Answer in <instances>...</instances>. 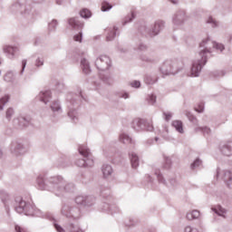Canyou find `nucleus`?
Returning <instances> with one entry per match:
<instances>
[{"instance_id": "1", "label": "nucleus", "mask_w": 232, "mask_h": 232, "mask_svg": "<svg viewBox=\"0 0 232 232\" xmlns=\"http://www.w3.org/2000/svg\"><path fill=\"white\" fill-rule=\"evenodd\" d=\"M132 128L139 131L141 128H145L147 131H153V124L148 123L146 120L136 118L132 121Z\"/></svg>"}, {"instance_id": "2", "label": "nucleus", "mask_w": 232, "mask_h": 232, "mask_svg": "<svg viewBox=\"0 0 232 232\" xmlns=\"http://www.w3.org/2000/svg\"><path fill=\"white\" fill-rule=\"evenodd\" d=\"M96 66L98 70H108L111 66V60L106 55H102L96 60Z\"/></svg>"}, {"instance_id": "3", "label": "nucleus", "mask_w": 232, "mask_h": 232, "mask_svg": "<svg viewBox=\"0 0 232 232\" xmlns=\"http://www.w3.org/2000/svg\"><path fill=\"white\" fill-rule=\"evenodd\" d=\"M68 23H69L70 26H72V28H73L74 30H81L84 26V23L79 22V20H77L75 18L69 19Z\"/></svg>"}, {"instance_id": "4", "label": "nucleus", "mask_w": 232, "mask_h": 232, "mask_svg": "<svg viewBox=\"0 0 232 232\" xmlns=\"http://www.w3.org/2000/svg\"><path fill=\"white\" fill-rule=\"evenodd\" d=\"M30 208V205L26 203V201L21 199L19 201V206L16 208V211L18 213H23V211H28V208Z\"/></svg>"}, {"instance_id": "5", "label": "nucleus", "mask_w": 232, "mask_h": 232, "mask_svg": "<svg viewBox=\"0 0 232 232\" xmlns=\"http://www.w3.org/2000/svg\"><path fill=\"white\" fill-rule=\"evenodd\" d=\"M200 70H202V65L200 63H193L191 69V76L198 77V73H200Z\"/></svg>"}, {"instance_id": "6", "label": "nucleus", "mask_w": 232, "mask_h": 232, "mask_svg": "<svg viewBox=\"0 0 232 232\" xmlns=\"http://www.w3.org/2000/svg\"><path fill=\"white\" fill-rule=\"evenodd\" d=\"M130 159L131 167L134 169L139 168V156H137L134 152H131L130 154Z\"/></svg>"}, {"instance_id": "7", "label": "nucleus", "mask_w": 232, "mask_h": 232, "mask_svg": "<svg viewBox=\"0 0 232 232\" xmlns=\"http://www.w3.org/2000/svg\"><path fill=\"white\" fill-rule=\"evenodd\" d=\"M79 153L85 158L92 157V153H90V150L86 146H80Z\"/></svg>"}, {"instance_id": "8", "label": "nucleus", "mask_w": 232, "mask_h": 232, "mask_svg": "<svg viewBox=\"0 0 232 232\" xmlns=\"http://www.w3.org/2000/svg\"><path fill=\"white\" fill-rule=\"evenodd\" d=\"M41 99L46 104L52 99V92L50 91L41 92Z\"/></svg>"}, {"instance_id": "9", "label": "nucleus", "mask_w": 232, "mask_h": 232, "mask_svg": "<svg viewBox=\"0 0 232 232\" xmlns=\"http://www.w3.org/2000/svg\"><path fill=\"white\" fill-rule=\"evenodd\" d=\"M102 173L105 178L110 177V175H111V173H113V169H111V166L104 165L102 167Z\"/></svg>"}, {"instance_id": "10", "label": "nucleus", "mask_w": 232, "mask_h": 232, "mask_svg": "<svg viewBox=\"0 0 232 232\" xmlns=\"http://www.w3.org/2000/svg\"><path fill=\"white\" fill-rule=\"evenodd\" d=\"M198 217H200V212H198V210H193L187 214L188 220H193L195 218H198Z\"/></svg>"}, {"instance_id": "11", "label": "nucleus", "mask_w": 232, "mask_h": 232, "mask_svg": "<svg viewBox=\"0 0 232 232\" xmlns=\"http://www.w3.org/2000/svg\"><path fill=\"white\" fill-rule=\"evenodd\" d=\"M4 52L5 53H9V55H14L15 52H17V47L6 45L4 47Z\"/></svg>"}, {"instance_id": "12", "label": "nucleus", "mask_w": 232, "mask_h": 232, "mask_svg": "<svg viewBox=\"0 0 232 232\" xmlns=\"http://www.w3.org/2000/svg\"><path fill=\"white\" fill-rule=\"evenodd\" d=\"M172 126H174L177 130V131H179V133H184V129L182 128V121H174L172 122Z\"/></svg>"}, {"instance_id": "13", "label": "nucleus", "mask_w": 232, "mask_h": 232, "mask_svg": "<svg viewBox=\"0 0 232 232\" xmlns=\"http://www.w3.org/2000/svg\"><path fill=\"white\" fill-rule=\"evenodd\" d=\"M82 71L85 73H90V64L88 63V61H86V59L82 60Z\"/></svg>"}, {"instance_id": "14", "label": "nucleus", "mask_w": 232, "mask_h": 232, "mask_svg": "<svg viewBox=\"0 0 232 232\" xmlns=\"http://www.w3.org/2000/svg\"><path fill=\"white\" fill-rule=\"evenodd\" d=\"M81 17H83L84 19H88L89 17H92V12L88 9H82L80 12Z\"/></svg>"}, {"instance_id": "15", "label": "nucleus", "mask_w": 232, "mask_h": 232, "mask_svg": "<svg viewBox=\"0 0 232 232\" xmlns=\"http://www.w3.org/2000/svg\"><path fill=\"white\" fill-rule=\"evenodd\" d=\"M120 140L123 142V144H130V142H131V139L126 134L120 135Z\"/></svg>"}, {"instance_id": "16", "label": "nucleus", "mask_w": 232, "mask_h": 232, "mask_svg": "<svg viewBox=\"0 0 232 232\" xmlns=\"http://www.w3.org/2000/svg\"><path fill=\"white\" fill-rule=\"evenodd\" d=\"M115 39V28L108 30L107 41H113Z\"/></svg>"}, {"instance_id": "17", "label": "nucleus", "mask_w": 232, "mask_h": 232, "mask_svg": "<svg viewBox=\"0 0 232 232\" xmlns=\"http://www.w3.org/2000/svg\"><path fill=\"white\" fill-rule=\"evenodd\" d=\"M111 9V5L107 2L102 3V11L108 12V10Z\"/></svg>"}, {"instance_id": "18", "label": "nucleus", "mask_w": 232, "mask_h": 232, "mask_svg": "<svg viewBox=\"0 0 232 232\" xmlns=\"http://www.w3.org/2000/svg\"><path fill=\"white\" fill-rule=\"evenodd\" d=\"M10 100V96L5 95L2 99H0V110H3V105L6 104V102Z\"/></svg>"}, {"instance_id": "19", "label": "nucleus", "mask_w": 232, "mask_h": 232, "mask_svg": "<svg viewBox=\"0 0 232 232\" xmlns=\"http://www.w3.org/2000/svg\"><path fill=\"white\" fill-rule=\"evenodd\" d=\"M212 209L213 211H215V213H217V215H219L220 217H222L224 213H226V210L222 208V207H218L217 208H212Z\"/></svg>"}, {"instance_id": "20", "label": "nucleus", "mask_w": 232, "mask_h": 232, "mask_svg": "<svg viewBox=\"0 0 232 232\" xmlns=\"http://www.w3.org/2000/svg\"><path fill=\"white\" fill-rule=\"evenodd\" d=\"M0 197L2 198V201L4 204H6V202H8V200H10V196H8V194L2 192L0 194Z\"/></svg>"}, {"instance_id": "21", "label": "nucleus", "mask_w": 232, "mask_h": 232, "mask_svg": "<svg viewBox=\"0 0 232 232\" xmlns=\"http://www.w3.org/2000/svg\"><path fill=\"white\" fill-rule=\"evenodd\" d=\"M213 47L216 48V50H219V52H222L224 50V44H217V42L213 43Z\"/></svg>"}, {"instance_id": "22", "label": "nucleus", "mask_w": 232, "mask_h": 232, "mask_svg": "<svg viewBox=\"0 0 232 232\" xmlns=\"http://www.w3.org/2000/svg\"><path fill=\"white\" fill-rule=\"evenodd\" d=\"M51 108L53 111H59L61 110V107L59 106L58 102H53V104L51 105Z\"/></svg>"}, {"instance_id": "23", "label": "nucleus", "mask_w": 232, "mask_h": 232, "mask_svg": "<svg viewBox=\"0 0 232 232\" xmlns=\"http://www.w3.org/2000/svg\"><path fill=\"white\" fill-rule=\"evenodd\" d=\"M75 202H76V204H84V202H85L84 197H82V196H78V197L75 198Z\"/></svg>"}, {"instance_id": "24", "label": "nucleus", "mask_w": 232, "mask_h": 232, "mask_svg": "<svg viewBox=\"0 0 232 232\" xmlns=\"http://www.w3.org/2000/svg\"><path fill=\"white\" fill-rule=\"evenodd\" d=\"M159 32H160V24H155L153 35H157V34H159Z\"/></svg>"}, {"instance_id": "25", "label": "nucleus", "mask_w": 232, "mask_h": 232, "mask_svg": "<svg viewBox=\"0 0 232 232\" xmlns=\"http://www.w3.org/2000/svg\"><path fill=\"white\" fill-rule=\"evenodd\" d=\"M208 50H203L199 53V55L201 56L202 62L206 63V53H208Z\"/></svg>"}, {"instance_id": "26", "label": "nucleus", "mask_w": 232, "mask_h": 232, "mask_svg": "<svg viewBox=\"0 0 232 232\" xmlns=\"http://www.w3.org/2000/svg\"><path fill=\"white\" fill-rule=\"evenodd\" d=\"M74 41L78 43H82V33H80L79 34L74 35L73 37Z\"/></svg>"}, {"instance_id": "27", "label": "nucleus", "mask_w": 232, "mask_h": 232, "mask_svg": "<svg viewBox=\"0 0 232 232\" xmlns=\"http://www.w3.org/2000/svg\"><path fill=\"white\" fill-rule=\"evenodd\" d=\"M12 115H14V109L9 108V109L6 111V117H7V119H10V117H12Z\"/></svg>"}, {"instance_id": "28", "label": "nucleus", "mask_w": 232, "mask_h": 232, "mask_svg": "<svg viewBox=\"0 0 232 232\" xmlns=\"http://www.w3.org/2000/svg\"><path fill=\"white\" fill-rule=\"evenodd\" d=\"M130 86H132V88H140V82L139 81H134L130 83Z\"/></svg>"}, {"instance_id": "29", "label": "nucleus", "mask_w": 232, "mask_h": 232, "mask_svg": "<svg viewBox=\"0 0 232 232\" xmlns=\"http://www.w3.org/2000/svg\"><path fill=\"white\" fill-rule=\"evenodd\" d=\"M77 166H79L80 168H82V166H86V160H79L77 161Z\"/></svg>"}, {"instance_id": "30", "label": "nucleus", "mask_w": 232, "mask_h": 232, "mask_svg": "<svg viewBox=\"0 0 232 232\" xmlns=\"http://www.w3.org/2000/svg\"><path fill=\"white\" fill-rule=\"evenodd\" d=\"M195 110L198 113H202V111H204V104L198 105V108H196Z\"/></svg>"}, {"instance_id": "31", "label": "nucleus", "mask_w": 232, "mask_h": 232, "mask_svg": "<svg viewBox=\"0 0 232 232\" xmlns=\"http://www.w3.org/2000/svg\"><path fill=\"white\" fill-rule=\"evenodd\" d=\"M15 231L16 232H27L26 229H24V227H21L19 226H15Z\"/></svg>"}, {"instance_id": "32", "label": "nucleus", "mask_w": 232, "mask_h": 232, "mask_svg": "<svg viewBox=\"0 0 232 232\" xmlns=\"http://www.w3.org/2000/svg\"><path fill=\"white\" fill-rule=\"evenodd\" d=\"M201 164H202V161H200L199 160H196L194 161V163L192 164V168H195V167L199 166Z\"/></svg>"}, {"instance_id": "33", "label": "nucleus", "mask_w": 232, "mask_h": 232, "mask_svg": "<svg viewBox=\"0 0 232 232\" xmlns=\"http://www.w3.org/2000/svg\"><path fill=\"white\" fill-rule=\"evenodd\" d=\"M54 227L58 232H64V229H63V227L57 224L54 225Z\"/></svg>"}, {"instance_id": "34", "label": "nucleus", "mask_w": 232, "mask_h": 232, "mask_svg": "<svg viewBox=\"0 0 232 232\" xmlns=\"http://www.w3.org/2000/svg\"><path fill=\"white\" fill-rule=\"evenodd\" d=\"M119 95H120V97H121V98H123V99H128V97H129V94L126 93V92H124V93L120 92Z\"/></svg>"}, {"instance_id": "35", "label": "nucleus", "mask_w": 232, "mask_h": 232, "mask_svg": "<svg viewBox=\"0 0 232 232\" xmlns=\"http://www.w3.org/2000/svg\"><path fill=\"white\" fill-rule=\"evenodd\" d=\"M38 184L40 188H43V185L44 184V180L43 179H38Z\"/></svg>"}, {"instance_id": "36", "label": "nucleus", "mask_w": 232, "mask_h": 232, "mask_svg": "<svg viewBox=\"0 0 232 232\" xmlns=\"http://www.w3.org/2000/svg\"><path fill=\"white\" fill-rule=\"evenodd\" d=\"M208 23H213L214 26H217V23L215 22V20L212 17L208 18Z\"/></svg>"}, {"instance_id": "37", "label": "nucleus", "mask_w": 232, "mask_h": 232, "mask_svg": "<svg viewBox=\"0 0 232 232\" xmlns=\"http://www.w3.org/2000/svg\"><path fill=\"white\" fill-rule=\"evenodd\" d=\"M166 121H169L171 119V113H164Z\"/></svg>"}, {"instance_id": "38", "label": "nucleus", "mask_w": 232, "mask_h": 232, "mask_svg": "<svg viewBox=\"0 0 232 232\" xmlns=\"http://www.w3.org/2000/svg\"><path fill=\"white\" fill-rule=\"evenodd\" d=\"M193 228H191V227L188 226L185 227V232H192Z\"/></svg>"}, {"instance_id": "39", "label": "nucleus", "mask_w": 232, "mask_h": 232, "mask_svg": "<svg viewBox=\"0 0 232 232\" xmlns=\"http://www.w3.org/2000/svg\"><path fill=\"white\" fill-rule=\"evenodd\" d=\"M22 66H23V71H24V68H26V60L22 61Z\"/></svg>"}, {"instance_id": "40", "label": "nucleus", "mask_w": 232, "mask_h": 232, "mask_svg": "<svg viewBox=\"0 0 232 232\" xmlns=\"http://www.w3.org/2000/svg\"><path fill=\"white\" fill-rule=\"evenodd\" d=\"M187 117H188L189 121H193V119H195V117H193V115L191 114H187Z\"/></svg>"}, {"instance_id": "41", "label": "nucleus", "mask_w": 232, "mask_h": 232, "mask_svg": "<svg viewBox=\"0 0 232 232\" xmlns=\"http://www.w3.org/2000/svg\"><path fill=\"white\" fill-rule=\"evenodd\" d=\"M150 101H151V104H153V102H155V96L151 95L150 96Z\"/></svg>"}, {"instance_id": "42", "label": "nucleus", "mask_w": 232, "mask_h": 232, "mask_svg": "<svg viewBox=\"0 0 232 232\" xmlns=\"http://www.w3.org/2000/svg\"><path fill=\"white\" fill-rule=\"evenodd\" d=\"M130 16H131V18L129 19V22L131 21V19L135 18V13H131Z\"/></svg>"}, {"instance_id": "43", "label": "nucleus", "mask_w": 232, "mask_h": 232, "mask_svg": "<svg viewBox=\"0 0 232 232\" xmlns=\"http://www.w3.org/2000/svg\"><path fill=\"white\" fill-rule=\"evenodd\" d=\"M200 47L202 46H206V41H203L200 44H199Z\"/></svg>"}, {"instance_id": "44", "label": "nucleus", "mask_w": 232, "mask_h": 232, "mask_svg": "<svg viewBox=\"0 0 232 232\" xmlns=\"http://www.w3.org/2000/svg\"><path fill=\"white\" fill-rule=\"evenodd\" d=\"M227 175L229 180H231V172H227Z\"/></svg>"}, {"instance_id": "45", "label": "nucleus", "mask_w": 232, "mask_h": 232, "mask_svg": "<svg viewBox=\"0 0 232 232\" xmlns=\"http://www.w3.org/2000/svg\"><path fill=\"white\" fill-rule=\"evenodd\" d=\"M52 24H57L56 21H53V23L50 24V26H52Z\"/></svg>"}, {"instance_id": "46", "label": "nucleus", "mask_w": 232, "mask_h": 232, "mask_svg": "<svg viewBox=\"0 0 232 232\" xmlns=\"http://www.w3.org/2000/svg\"><path fill=\"white\" fill-rule=\"evenodd\" d=\"M207 130V132L209 133V129H206Z\"/></svg>"}, {"instance_id": "47", "label": "nucleus", "mask_w": 232, "mask_h": 232, "mask_svg": "<svg viewBox=\"0 0 232 232\" xmlns=\"http://www.w3.org/2000/svg\"><path fill=\"white\" fill-rule=\"evenodd\" d=\"M194 232H198V231H197V230H194Z\"/></svg>"}, {"instance_id": "48", "label": "nucleus", "mask_w": 232, "mask_h": 232, "mask_svg": "<svg viewBox=\"0 0 232 232\" xmlns=\"http://www.w3.org/2000/svg\"><path fill=\"white\" fill-rule=\"evenodd\" d=\"M0 157H1V150H0Z\"/></svg>"}, {"instance_id": "49", "label": "nucleus", "mask_w": 232, "mask_h": 232, "mask_svg": "<svg viewBox=\"0 0 232 232\" xmlns=\"http://www.w3.org/2000/svg\"><path fill=\"white\" fill-rule=\"evenodd\" d=\"M77 232H81V230H78Z\"/></svg>"}]
</instances>
